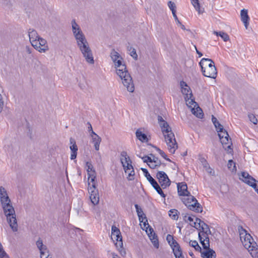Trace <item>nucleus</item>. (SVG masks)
<instances>
[{"label": "nucleus", "mask_w": 258, "mask_h": 258, "mask_svg": "<svg viewBox=\"0 0 258 258\" xmlns=\"http://www.w3.org/2000/svg\"><path fill=\"white\" fill-rule=\"evenodd\" d=\"M1 202L4 210V214L10 226L14 232L18 231V224L16 218L15 211L11 204V200L8 196L6 189L0 186Z\"/></svg>", "instance_id": "nucleus-1"}, {"label": "nucleus", "mask_w": 258, "mask_h": 258, "mask_svg": "<svg viewBox=\"0 0 258 258\" xmlns=\"http://www.w3.org/2000/svg\"><path fill=\"white\" fill-rule=\"evenodd\" d=\"M158 121L164 135L168 150L171 154H174L178 148V145L171 128L162 116H158Z\"/></svg>", "instance_id": "nucleus-2"}, {"label": "nucleus", "mask_w": 258, "mask_h": 258, "mask_svg": "<svg viewBox=\"0 0 258 258\" xmlns=\"http://www.w3.org/2000/svg\"><path fill=\"white\" fill-rule=\"evenodd\" d=\"M115 68L116 69V73L121 79L123 85L126 88L128 91L133 92L135 90L134 84L130 74L126 70V67L122 60L118 59Z\"/></svg>", "instance_id": "nucleus-3"}, {"label": "nucleus", "mask_w": 258, "mask_h": 258, "mask_svg": "<svg viewBox=\"0 0 258 258\" xmlns=\"http://www.w3.org/2000/svg\"><path fill=\"white\" fill-rule=\"evenodd\" d=\"M74 36L77 40V45L86 61L89 63L93 64L94 60L92 52L83 32L80 33L79 32H77Z\"/></svg>", "instance_id": "nucleus-4"}, {"label": "nucleus", "mask_w": 258, "mask_h": 258, "mask_svg": "<svg viewBox=\"0 0 258 258\" xmlns=\"http://www.w3.org/2000/svg\"><path fill=\"white\" fill-rule=\"evenodd\" d=\"M199 65L204 76L212 79H215L217 77V69L214 61L211 59L203 58L199 62Z\"/></svg>", "instance_id": "nucleus-5"}, {"label": "nucleus", "mask_w": 258, "mask_h": 258, "mask_svg": "<svg viewBox=\"0 0 258 258\" xmlns=\"http://www.w3.org/2000/svg\"><path fill=\"white\" fill-rule=\"evenodd\" d=\"M186 198L182 199L183 204L190 210L197 213H201L203 208L200 204L198 202L197 199L190 194L186 196Z\"/></svg>", "instance_id": "nucleus-6"}, {"label": "nucleus", "mask_w": 258, "mask_h": 258, "mask_svg": "<svg viewBox=\"0 0 258 258\" xmlns=\"http://www.w3.org/2000/svg\"><path fill=\"white\" fill-rule=\"evenodd\" d=\"M141 169L143 171L145 176L146 177L147 179L152 185L154 189L161 197L165 199L166 197V195L164 193L162 189V188L158 184V183L156 181V180L151 176L148 170L144 168H141Z\"/></svg>", "instance_id": "nucleus-7"}, {"label": "nucleus", "mask_w": 258, "mask_h": 258, "mask_svg": "<svg viewBox=\"0 0 258 258\" xmlns=\"http://www.w3.org/2000/svg\"><path fill=\"white\" fill-rule=\"evenodd\" d=\"M156 178L160 184V186L162 189L166 188L171 184V181L168 178L166 173L162 171H159L156 174Z\"/></svg>", "instance_id": "nucleus-8"}, {"label": "nucleus", "mask_w": 258, "mask_h": 258, "mask_svg": "<svg viewBox=\"0 0 258 258\" xmlns=\"http://www.w3.org/2000/svg\"><path fill=\"white\" fill-rule=\"evenodd\" d=\"M120 156V161L125 173H127L128 170L134 169L132 165V161L126 152L122 151Z\"/></svg>", "instance_id": "nucleus-9"}, {"label": "nucleus", "mask_w": 258, "mask_h": 258, "mask_svg": "<svg viewBox=\"0 0 258 258\" xmlns=\"http://www.w3.org/2000/svg\"><path fill=\"white\" fill-rule=\"evenodd\" d=\"M88 191L90 193V199L94 205H96L99 201V197L98 189H96L95 183L92 184L91 186L88 187Z\"/></svg>", "instance_id": "nucleus-10"}, {"label": "nucleus", "mask_w": 258, "mask_h": 258, "mask_svg": "<svg viewBox=\"0 0 258 258\" xmlns=\"http://www.w3.org/2000/svg\"><path fill=\"white\" fill-rule=\"evenodd\" d=\"M33 47L41 53H44L49 49L46 40L40 37L38 38L37 42L33 45Z\"/></svg>", "instance_id": "nucleus-11"}, {"label": "nucleus", "mask_w": 258, "mask_h": 258, "mask_svg": "<svg viewBox=\"0 0 258 258\" xmlns=\"http://www.w3.org/2000/svg\"><path fill=\"white\" fill-rule=\"evenodd\" d=\"M166 240L171 248H172L174 254L182 251V249L178 242L174 239L173 236L168 234L166 236Z\"/></svg>", "instance_id": "nucleus-12"}, {"label": "nucleus", "mask_w": 258, "mask_h": 258, "mask_svg": "<svg viewBox=\"0 0 258 258\" xmlns=\"http://www.w3.org/2000/svg\"><path fill=\"white\" fill-rule=\"evenodd\" d=\"M218 136L221 143L223 145H228L231 142V138H230L228 132L225 129L218 132Z\"/></svg>", "instance_id": "nucleus-13"}, {"label": "nucleus", "mask_w": 258, "mask_h": 258, "mask_svg": "<svg viewBox=\"0 0 258 258\" xmlns=\"http://www.w3.org/2000/svg\"><path fill=\"white\" fill-rule=\"evenodd\" d=\"M36 244L37 248L40 250V258H43V255H45L46 253H48L49 250L47 248V246L43 244L42 240L39 238L38 240L36 241Z\"/></svg>", "instance_id": "nucleus-14"}, {"label": "nucleus", "mask_w": 258, "mask_h": 258, "mask_svg": "<svg viewBox=\"0 0 258 258\" xmlns=\"http://www.w3.org/2000/svg\"><path fill=\"white\" fill-rule=\"evenodd\" d=\"M70 144L71 145L70 147V150L71 151L70 158L71 160H74L77 157L78 148L76 145V143L75 139H74L72 138H71L70 139Z\"/></svg>", "instance_id": "nucleus-15"}, {"label": "nucleus", "mask_w": 258, "mask_h": 258, "mask_svg": "<svg viewBox=\"0 0 258 258\" xmlns=\"http://www.w3.org/2000/svg\"><path fill=\"white\" fill-rule=\"evenodd\" d=\"M135 207L136 208V212L139 218V220L140 222L143 223L144 227H146V222H148V220L147 217H146V215L143 213L142 208L138 204H135Z\"/></svg>", "instance_id": "nucleus-16"}, {"label": "nucleus", "mask_w": 258, "mask_h": 258, "mask_svg": "<svg viewBox=\"0 0 258 258\" xmlns=\"http://www.w3.org/2000/svg\"><path fill=\"white\" fill-rule=\"evenodd\" d=\"M28 35L29 37V40L32 46L34 45L35 43L37 42L38 38H39L40 36H39L37 31L34 29H29L28 30Z\"/></svg>", "instance_id": "nucleus-17"}, {"label": "nucleus", "mask_w": 258, "mask_h": 258, "mask_svg": "<svg viewBox=\"0 0 258 258\" xmlns=\"http://www.w3.org/2000/svg\"><path fill=\"white\" fill-rule=\"evenodd\" d=\"M182 184L180 185L178 183L177 185V191L178 194L180 196H189L190 192L187 190V187L186 184L181 183Z\"/></svg>", "instance_id": "nucleus-18"}, {"label": "nucleus", "mask_w": 258, "mask_h": 258, "mask_svg": "<svg viewBox=\"0 0 258 258\" xmlns=\"http://www.w3.org/2000/svg\"><path fill=\"white\" fill-rule=\"evenodd\" d=\"M241 20L244 23V26L246 28H247L249 25V17L248 15V11L246 9H242L240 12Z\"/></svg>", "instance_id": "nucleus-19"}, {"label": "nucleus", "mask_w": 258, "mask_h": 258, "mask_svg": "<svg viewBox=\"0 0 258 258\" xmlns=\"http://www.w3.org/2000/svg\"><path fill=\"white\" fill-rule=\"evenodd\" d=\"M205 251H201V256L203 258H216V254L215 251L210 247L206 249Z\"/></svg>", "instance_id": "nucleus-20"}, {"label": "nucleus", "mask_w": 258, "mask_h": 258, "mask_svg": "<svg viewBox=\"0 0 258 258\" xmlns=\"http://www.w3.org/2000/svg\"><path fill=\"white\" fill-rule=\"evenodd\" d=\"M238 230L239 233V236L241 241H245L246 238H251V235L247 232L245 229H244L241 226L238 227Z\"/></svg>", "instance_id": "nucleus-21"}, {"label": "nucleus", "mask_w": 258, "mask_h": 258, "mask_svg": "<svg viewBox=\"0 0 258 258\" xmlns=\"http://www.w3.org/2000/svg\"><path fill=\"white\" fill-rule=\"evenodd\" d=\"M110 57L114 62L115 66H116V64H117L116 62L118 59H120L121 60L123 59L121 55L114 49H113L111 51Z\"/></svg>", "instance_id": "nucleus-22"}, {"label": "nucleus", "mask_w": 258, "mask_h": 258, "mask_svg": "<svg viewBox=\"0 0 258 258\" xmlns=\"http://www.w3.org/2000/svg\"><path fill=\"white\" fill-rule=\"evenodd\" d=\"M92 139L95 150L98 151L99 150L100 144L101 142V138L98 135H95V136H92Z\"/></svg>", "instance_id": "nucleus-23"}, {"label": "nucleus", "mask_w": 258, "mask_h": 258, "mask_svg": "<svg viewBox=\"0 0 258 258\" xmlns=\"http://www.w3.org/2000/svg\"><path fill=\"white\" fill-rule=\"evenodd\" d=\"M150 240L152 241V244H153L154 246L156 248H159V241L158 239L157 236L156 235L155 232H153V233H152L150 234V233L148 234Z\"/></svg>", "instance_id": "nucleus-24"}, {"label": "nucleus", "mask_w": 258, "mask_h": 258, "mask_svg": "<svg viewBox=\"0 0 258 258\" xmlns=\"http://www.w3.org/2000/svg\"><path fill=\"white\" fill-rule=\"evenodd\" d=\"M197 106V107L196 109L195 108H192V113L197 117L199 118H203L204 117V113L203 112V111L198 105Z\"/></svg>", "instance_id": "nucleus-25"}, {"label": "nucleus", "mask_w": 258, "mask_h": 258, "mask_svg": "<svg viewBox=\"0 0 258 258\" xmlns=\"http://www.w3.org/2000/svg\"><path fill=\"white\" fill-rule=\"evenodd\" d=\"M137 138L142 142H147L148 139L145 134L143 133L140 130H138L136 132Z\"/></svg>", "instance_id": "nucleus-26"}, {"label": "nucleus", "mask_w": 258, "mask_h": 258, "mask_svg": "<svg viewBox=\"0 0 258 258\" xmlns=\"http://www.w3.org/2000/svg\"><path fill=\"white\" fill-rule=\"evenodd\" d=\"M72 31L74 36H75V34H77V32H79L80 33L82 32L79 26L77 24L75 19L72 21Z\"/></svg>", "instance_id": "nucleus-27"}, {"label": "nucleus", "mask_w": 258, "mask_h": 258, "mask_svg": "<svg viewBox=\"0 0 258 258\" xmlns=\"http://www.w3.org/2000/svg\"><path fill=\"white\" fill-rule=\"evenodd\" d=\"M214 34H216L217 36H220L225 42L227 41L229 39L228 35L226 33L223 31H214Z\"/></svg>", "instance_id": "nucleus-28"}, {"label": "nucleus", "mask_w": 258, "mask_h": 258, "mask_svg": "<svg viewBox=\"0 0 258 258\" xmlns=\"http://www.w3.org/2000/svg\"><path fill=\"white\" fill-rule=\"evenodd\" d=\"M189 244L190 246L194 247L196 251L199 252L202 251V248L196 240H190Z\"/></svg>", "instance_id": "nucleus-29"}, {"label": "nucleus", "mask_w": 258, "mask_h": 258, "mask_svg": "<svg viewBox=\"0 0 258 258\" xmlns=\"http://www.w3.org/2000/svg\"><path fill=\"white\" fill-rule=\"evenodd\" d=\"M86 166L87 167V175L89 173L92 174V173H95V170L93 168V165L91 162L87 161L86 162Z\"/></svg>", "instance_id": "nucleus-30"}, {"label": "nucleus", "mask_w": 258, "mask_h": 258, "mask_svg": "<svg viewBox=\"0 0 258 258\" xmlns=\"http://www.w3.org/2000/svg\"><path fill=\"white\" fill-rule=\"evenodd\" d=\"M179 213V212L176 209H171L169 211V216L173 220L178 219Z\"/></svg>", "instance_id": "nucleus-31"}, {"label": "nucleus", "mask_w": 258, "mask_h": 258, "mask_svg": "<svg viewBox=\"0 0 258 258\" xmlns=\"http://www.w3.org/2000/svg\"><path fill=\"white\" fill-rule=\"evenodd\" d=\"M96 178V172L95 173H92V174L89 173V175H88V185L89 187L91 186L90 185V182H92L93 184V183H95V180Z\"/></svg>", "instance_id": "nucleus-32"}, {"label": "nucleus", "mask_w": 258, "mask_h": 258, "mask_svg": "<svg viewBox=\"0 0 258 258\" xmlns=\"http://www.w3.org/2000/svg\"><path fill=\"white\" fill-rule=\"evenodd\" d=\"M198 236L200 240V242L202 245L203 248L205 249L209 248V247L208 246L207 243L205 242V241L204 239V237L202 236L201 232H199Z\"/></svg>", "instance_id": "nucleus-33"}, {"label": "nucleus", "mask_w": 258, "mask_h": 258, "mask_svg": "<svg viewBox=\"0 0 258 258\" xmlns=\"http://www.w3.org/2000/svg\"><path fill=\"white\" fill-rule=\"evenodd\" d=\"M191 97H188V99L186 100V104L189 106V107L192 108V106H194L193 108H195L197 106H198V104L196 102L194 99H191Z\"/></svg>", "instance_id": "nucleus-34"}, {"label": "nucleus", "mask_w": 258, "mask_h": 258, "mask_svg": "<svg viewBox=\"0 0 258 258\" xmlns=\"http://www.w3.org/2000/svg\"><path fill=\"white\" fill-rule=\"evenodd\" d=\"M192 5L195 7L196 10L198 11L199 13L200 14L202 13L200 9V4L199 3V0H191Z\"/></svg>", "instance_id": "nucleus-35"}, {"label": "nucleus", "mask_w": 258, "mask_h": 258, "mask_svg": "<svg viewBox=\"0 0 258 258\" xmlns=\"http://www.w3.org/2000/svg\"><path fill=\"white\" fill-rule=\"evenodd\" d=\"M251 240H253L252 237L251 236V238H246L245 239V241H242V243L244 246V247L246 249H249V246L250 245V241Z\"/></svg>", "instance_id": "nucleus-36"}, {"label": "nucleus", "mask_w": 258, "mask_h": 258, "mask_svg": "<svg viewBox=\"0 0 258 258\" xmlns=\"http://www.w3.org/2000/svg\"><path fill=\"white\" fill-rule=\"evenodd\" d=\"M127 50L130 52V55L135 59L138 57V55L136 53V49L132 46L127 47Z\"/></svg>", "instance_id": "nucleus-37"}, {"label": "nucleus", "mask_w": 258, "mask_h": 258, "mask_svg": "<svg viewBox=\"0 0 258 258\" xmlns=\"http://www.w3.org/2000/svg\"><path fill=\"white\" fill-rule=\"evenodd\" d=\"M182 93L186 95V98L188 97V95L190 96V97H191L192 96L191 91L189 87L188 88H182Z\"/></svg>", "instance_id": "nucleus-38"}, {"label": "nucleus", "mask_w": 258, "mask_h": 258, "mask_svg": "<svg viewBox=\"0 0 258 258\" xmlns=\"http://www.w3.org/2000/svg\"><path fill=\"white\" fill-rule=\"evenodd\" d=\"M228 168L232 170V171L236 170L235 163L232 160H229L227 164Z\"/></svg>", "instance_id": "nucleus-39"}, {"label": "nucleus", "mask_w": 258, "mask_h": 258, "mask_svg": "<svg viewBox=\"0 0 258 258\" xmlns=\"http://www.w3.org/2000/svg\"><path fill=\"white\" fill-rule=\"evenodd\" d=\"M257 245L256 244V243L255 242H254L253 240H251L250 241V245L249 246V249H247L249 251H257L258 248H257Z\"/></svg>", "instance_id": "nucleus-40"}, {"label": "nucleus", "mask_w": 258, "mask_h": 258, "mask_svg": "<svg viewBox=\"0 0 258 258\" xmlns=\"http://www.w3.org/2000/svg\"><path fill=\"white\" fill-rule=\"evenodd\" d=\"M168 6L169 7L170 10L172 11V14L176 13V5L175 3L172 1H169L168 2Z\"/></svg>", "instance_id": "nucleus-41"}, {"label": "nucleus", "mask_w": 258, "mask_h": 258, "mask_svg": "<svg viewBox=\"0 0 258 258\" xmlns=\"http://www.w3.org/2000/svg\"><path fill=\"white\" fill-rule=\"evenodd\" d=\"M121 234L119 229L117 228L115 226L113 225L111 227V236H114L115 235H119Z\"/></svg>", "instance_id": "nucleus-42"}, {"label": "nucleus", "mask_w": 258, "mask_h": 258, "mask_svg": "<svg viewBox=\"0 0 258 258\" xmlns=\"http://www.w3.org/2000/svg\"><path fill=\"white\" fill-rule=\"evenodd\" d=\"M155 149H156V150L159 152V153L160 154V155L163 157L164 158L165 160H166L167 161H170L171 162V160L169 158H167V155H166V154L164 153V152H163L162 150H161L160 149H159V148L158 147H155Z\"/></svg>", "instance_id": "nucleus-43"}, {"label": "nucleus", "mask_w": 258, "mask_h": 258, "mask_svg": "<svg viewBox=\"0 0 258 258\" xmlns=\"http://www.w3.org/2000/svg\"><path fill=\"white\" fill-rule=\"evenodd\" d=\"M248 118L251 122H252L253 124H256L257 122V119L256 117L252 114H250L248 115Z\"/></svg>", "instance_id": "nucleus-44"}, {"label": "nucleus", "mask_w": 258, "mask_h": 258, "mask_svg": "<svg viewBox=\"0 0 258 258\" xmlns=\"http://www.w3.org/2000/svg\"><path fill=\"white\" fill-rule=\"evenodd\" d=\"M214 126L216 129V131H217V132H219L221 131H223L224 130V128L223 127V125H221L219 121H218L217 122H216L215 124H214Z\"/></svg>", "instance_id": "nucleus-45"}, {"label": "nucleus", "mask_w": 258, "mask_h": 258, "mask_svg": "<svg viewBox=\"0 0 258 258\" xmlns=\"http://www.w3.org/2000/svg\"><path fill=\"white\" fill-rule=\"evenodd\" d=\"M150 155L154 157L153 159H152V163H154L157 166L159 167L161 164L160 160H159L158 158L155 157L152 154H151Z\"/></svg>", "instance_id": "nucleus-46"}, {"label": "nucleus", "mask_w": 258, "mask_h": 258, "mask_svg": "<svg viewBox=\"0 0 258 258\" xmlns=\"http://www.w3.org/2000/svg\"><path fill=\"white\" fill-rule=\"evenodd\" d=\"M199 227L201 228L202 230L200 232H201L202 233L206 229H208L209 226L208 225H207L204 222H203L202 223H201V225L199 226Z\"/></svg>", "instance_id": "nucleus-47"}, {"label": "nucleus", "mask_w": 258, "mask_h": 258, "mask_svg": "<svg viewBox=\"0 0 258 258\" xmlns=\"http://www.w3.org/2000/svg\"><path fill=\"white\" fill-rule=\"evenodd\" d=\"M139 157L141 158L143 160V162L144 163H152V159L148 156H145L143 157H141V156H139Z\"/></svg>", "instance_id": "nucleus-48"}, {"label": "nucleus", "mask_w": 258, "mask_h": 258, "mask_svg": "<svg viewBox=\"0 0 258 258\" xmlns=\"http://www.w3.org/2000/svg\"><path fill=\"white\" fill-rule=\"evenodd\" d=\"M134 176H135V171L134 169H132V170L128 172V180H132L134 179Z\"/></svg>", "instance_id": "nucleus-49"}, {"label": "nucleus", "mask_w": 258, "mask_h": 258, "mask_svg": "<svg viewBox=\"0 0 258 258\" xmlns=\"http://www.w3.org/2000/svg\"><path fill=\"white\" fill-rule=\"evenodd\" d=\"M200 161L202 164V165L203 166L204 168H207V167H208L209 165V163H208V162L207 161V160L204 158H202L200 159Z\"/></svg>", "instance_id": "nucleus-50"}, {"label": "nucleus", "mask_w": 258, "mask_h": 258, "mask_svg": "<svg viewBox=\"0 0 258 258\" xmlns=\"http://www.w3.org/2000/svg\"><path fill=\"white\" fill-rule=\"evenodd\" d=\"M183 219L185 221V222H187L188 221H189L190 222L193 223L194 222V219L191 216H187L186 215H185L183 217Z\"/></svg>", "instance_id": "nucleus-51"}, {"label": "nucleus", "mask_w": 258, "mask_h": 258, "mask_svg": "<svg viewBox=\"0 0 258 258\" xmlns=\"http://www.w3.org/2000/svg\"><path fill=\"white\" fill-rule=\"evenodd\" d=\"M122 238V236L121 235V234H119V235H115L114 236H111V239L113 240H116V241H117L118 240H121Z\"/></svg>", "instance_id": "nucleus-52"}, {"label": "nucleus", "mask_w": 258, "mask_h": 258, "mask_svg": "<svg viewBox=\"0 0 258 258\" xmlns=\"http://www.w3.org/2000/svg\"><path fill=\"white\" fill-rule=\"evenodd\" d=\"M205 170H206V171L209 173V174H210L211 175H214V174H215V171L213 170V169H212L210 166H209L208 167H207V168H205Z\"/></svg>", "instance_id": "nucleus-53"}, {"label": "nucleus", "mask_w": 258, "mask_h": 258, "mask_svg": "<svg viewBox=\"0 0 258 258\" xmlns=\"http://www.w3.org/2000/svg\"><path fill=\"white\" fill-rule=\"evenodd\" d=\"M115 245L116 247L118 248L123 247V242L122 239L121 240H118L117 241V242L115 243Z\"/></svg>", "instance_id": "nucleus-54"}, {"label": "nucleus", "mask_w": 258, "mask_h": 258, "mask_svg": "<svg viewBox=\"0 0 258 258\" xmlns=\"http://www.w3.org/2000/svg\"><path fill=\"white\" fill-rule=\"evenodd\" d=\"M4 103L3 101V97L1 94H0V113L2 112L3 107H4Z\"/></svg>", "instance_id": "nucleus-55"}, {"label": "nucleus", "mask_w": 258, "mask_h": 258, "mask_svg": "<svg viewBox=\"0 0 258 258\" xmlns=\"http://www.w3.org/2000/svg\"><path fill=\"white\" fill-rule=\"evenodd\" d=\"M202 236H203V237H204V240L206 243H207L208 246L210 247V239L209 236L202 234Z\"/></svg>", "instance_id": "nucleus-56"}, {"label": "nucleus", "mask_w": 258, "mask_h": 258, "mask_svg": "<svg viewBox=\"0 0 258 258\" xmlns=\"http://www.w3.org/2000/svg\"><path fill=\"white\" fill-rule=\"evenodd\" d=\"M174 255L175 258H185L184 256L183 255L182 251L175 253Z\"/></svg>", "instance_id": "nucleus-57"}, {"label": "nucleus", "mask_w": 258, "mask_h": 258, "mask_svg": "<svg viewBox=\"0 0 258 258\" xmlns=\"http://www.w3.org/2000/svg\"><path fill=\"white\" fill-rule=\"evenodd\" d=\"M202 235H208V236H209V235H210V234H212V233H211V230L210 229V228L209 227L208 229H207L204 231H203L202 233Z\"/></svg>", "instance_id": "nucleus-58"}, {"label": "nucleus", "mask_w": 258, "mask_h": 258, "mask_svg": "<svg viewBox=\"0 0 258 258\" xmlns=\"http://www.w3.org/2000/svg\"><path fill=\"white\" fill-rule=\"evenodd\" d=\"M118 249L120 252V254L121 255V256H124L126 255V251L123 247L119 248Z\"/></svg>", "instance_id": "nucleus-59"}, {"label": "nucleus", "mask_w": 258, "mask_h": 258, "mask_svg": "<svg viewBox=\"0 0 258 258\" xmlns=\"http://www.w3.org/2000/svg\"><path fill=\"white\" fill-rule=\"evenodd\" d=\"M145 227L147 229H148V228H149V233H150V234H151L152 233H153V232H154L153 229L150 226V225H149L148 222H146V226Z\"/></svg>", "instance_id": "nucleus-60"}, {"label": "nucleus", "mask_w": 258, "mask_h": 258, "mask_svg": "<svg viewBox=\"0 0 258 258\" xmlns=\"http://www.w3.org/2000/svg\"><path fill=\"white\" fill-rule=\"evenodd\" d=\"M251 256L254 258H258V249L257 251H252L250 252Z\"/></svg>", "instance_id": "nucleus-61"}, {"label": "nucleus", "mask_w": 258, "mask_h": 258, "mask_svg": "<svg viewBox=\"0 0 258 258\" xmlns=\"http://www.w3.org/2000/svg\"><path fill=\"white\" fill-rule=\"evenodd\" d=\"M25 49L27 53L31 54L32 53V49L29 46H26Z\"/></svg>", "instance_id": "nucleus-62"}, {"label": "nucleus", "mask_w": 258, "mask_h": 258, "mask_svg": "<svg viewBox=\"0 0 258 258\" xmlns=\"http://www.w3.org/2000/svg\"><path fill=\"white\" fill-rule=\"evenodd\" d=\"M172 15H173V16L175 21L176 22L177 24L178 25L179 24H180L181 22L178 20V19L176 16V13L173 14Z\"/></svg>", "instance_id": "nucleus-63"}, {"label": "nucleus", "mask_w": 258, "mask_h": 258, "mask_svg": "<svg viewBox=\"0 0 258 258\" xmlns=\"http://www.w3.org/2000/svg\"><path fill=\"white\" fill-rule=\"evenodd\" d=\"M148 166H149L150 168H152V169H155L157 167H158V166H157L154 163H150V164H148Z\"/></svg>", "instance_id": "nucleus-64"}]
</instances>
